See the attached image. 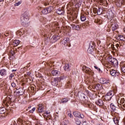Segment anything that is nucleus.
Wrapping results in <instances>:
<instances>
[{
	"instance_id": "f257e3e1",
	"label": "nucleus",
	"mask_w": 125,
	"mask_h": 125,
	"mask_svg": "<svg viewBox=\"0 0 125 125\" xmlns=\"http://www.w3.org/2000/svg\"><path fill=\"white\" fill-rule=\"evenodd\" d=\"M21 24L26 26L29 23V12L26 11L21 18Z\"/></svg>"
},
{
	"instance_id": "f03ea898",
	"label": "nucleus",
	"mask_w": 125,
	"mask_h": 125,
	"mask_svg": "<svg viewBox=\"0 0 125 125\" xmlns=\"http://www.w3.org/2000/svg\"><path fill=\"white\" fill-rule=\"evenodd\" d=\"M83 72H84V73L88 74V75H91V76H93V75H94V73L93 72L92 70H91V69H90L88 67L84 66L83 68Z\"/></svg>"
},
{
	"instance_id": "7ed1b4c3",
	"label": "nucleus",
	"mask_w": 125,
	"mask_h": 125,
	"mask_svg": "<svg viewBox=\"0 0 125 125\" xmlns=\"http://www.w3.org/2000/svg\"><path fill=\"white\" fill-rule=\"evenodd\" d=\"M109 62H110L113 65V66H118L119 63H118V60H116V59L114 58H111L110 59H109Z\"/></svg>"
},
{
	"instance_id": "20e7f679",
	"label": "nucleus",
	"mask_w": 125,
	"mask_h": 125,
	"mask_svg": "<svg viewBox=\"0 0 125 125\" xmlns=\"http://www.w3.org/2000/svg\"><path fill=\"white\" fill-rule=\"evenodd\" d=\"M112 97H113V93H112V92H109L105 95L104 99L109 101L111 100V98H112Z\"/></svg>"
},
{
	"instance_id": "39448f33",
	"label": "nucleus",
	"mask_w": 125,
	"mask_h": 125,
	"mask_svg": "<svg viewBox=\"0 0 125 125\" xmlns=\"http://www.w3.org/2000/svg\"><path fill=\"white\" fill-rule=\"evenodd\" d=\"M18 124H19L20 125H29V121H25L19 118L18 119Z\"/></svg>"
},
{
	"instance_id": "423d86ee",
	"label": "nucleus",
	"mask_w": 125,
	"mask_h": 125,
	"mask_svg": "<svg viewBox=\"0 0 125 125\" xmlns=\"http://www.w3.org/2000/svg\"><path fill=\"white\" fill-rule=\"evenodd\" d=\"M103 12V9L102 8H98V9H96L94 10V13L96 14L97 13L98 15H101L102 13Z\"/></svg>"
},
{
	"instance_id": "0eeeda50",
	"label": "nucleus",
	"mask_w": 125,
	"mask_h": 125,
	"mask_svg": "<svg viewBox=\"0 0 125 125\" xmlns=\"http://www.w3.org/2000/svg\"><path fill=\"white\" fill-rule=\"evenodd\" d=\"M110 74L113 77H117L120 75V72H118L117 70H112L110 71Z\"/></svg>"
},
{
	"instance_id": "6e6552de",
	"label": "nucleus",
	"mask_w": 125,
	"mask_h": 125,
	"mask_svg": "<svg viewBox=\"0 0 125 125\" xmlns=\"http://www.w3.org/2000/svg\"><path fill=\"white\" fill-rule=\"evenodd\" d=\"M111 25L112 31H115L118 29V25L117 23L113 22Z\"/></svg>"
},
{
	"instance_id": "1a4fd4ad",
	"label": "nucleus",
	"mask_w": 125,
	"mask_h": 125,
	"mask_svg": "<svg viewBox=\"0 0 125 125\" xmlns=\"http://www.w3.org/2000/svg\"><path fill=\"white\" fill-rule=\"evenodd\" d=\"M101 85L98 83L94 84L93 85V88H94V89H97V90H99V89H101Z\"/></svg>"
},
{
	"instance_id": "9d476101",
	"label": "nucleus",
	"mask_w": 125,
	"mask_h": 125,
	"mask_svg": "<svg viewBox=\"0 0 125 125\" xmlns=\"http://www.w3.org/2000/svg\"><path fill=\"white\" fill-rule=\"evenodd\" d=\"M10 110H0V114H2L3 117L6 116L7 114H8V112Z\"/></svg>"
},
{
	"instance_id": "9b49d317",
	"label": "nucleus",
	"mask_w": 125,
	"mask_h": 125,
	"mask_svg": "<svg viewBox=\"0 0 125 125\" xmlns=\"http://www.w3.org/2000/svg\"><path fill=\"white\" fill-rule=\"evenodd\" d=\"M96 104L99 106H103L104 103L103 102V100L99 99L96 102Z\"/></svg>"
},
{
	"instance_id": "f8f14e48",
	"label": "nucleus",
	"mask_w": 125,
	"mask_h": 125,
	"mask_svg": "<svg viewBox=\"0 0 125 125\" xmlns=\"http://www.w3.org/2000/svg\"><path fill=\"white\" fill-rule=\"evenodd\" d=\"M7 74V71L6 69H2L0 70V75L1 76H6Z\"/></svg>"
},
{
	"instance_id": "ddd939ff",
	"label": "nucleus",
	"mask_w": 125,
	"mask_h": 125,
	"mask_svg": "<svg viewBox=\"0 0 125 125\" xmlns=\"http://www.w3.org/2000/svg\"><path fill=\"white\" fill-rule=\"evenodd\" d=\"M52 40H53V42H57L58 40H60V36L58 35L54 36L52 38Z\"/></svg>"
},
{
	"instance_id": "4468645a",
	"label": "nucleus",
	"mask_w": 125,
	"mask_h": 125,
	"mask_svg": "<svg viewBox=\"0 0 125 125\" xmlns=\"http://www.w3.org/2000/svg\"><path fill=\"white\" fill-rule=\"evenodd\" d=\"M101 82L103 84H108L110 83L109 80H107L105 79H102Z\"/></svg>"
},
{
	"instance_id": "2eb2a0df",
	"label": "nucleus",
	"mask_w": 125,
	"mask_h": 125,
	"mask_svg": "<svg viewBox=\"0 0 125 125\" xmlns=\"http://www.w3.org/2000/svg\"><path fill=\"white\" fill-rule=\"evenodd\" d=\"M52 74L53 76H59L61 74V72L57 70H53L52 71Z\"/></svg>"
},
{
	"instance_id": "dca6fc26",
	"label": "nucleus",
	"mask_w": 125,
	"mask_h": 125,
	"mask_svg": "<svg viewBox=\"0 0 125 125\" xmlns=\"http://www.w3.org/2000/svg\"><path fill=\"white\" fill-rule=\"evenodd\" d=\"M107 17L109 19H112L114 17V14L112 12L107 13Z\"/></svg>"
},
{
	"instance_id": "f3484780",
	"label": "nucleus",
	"mask_w": 125,
	"mask_h": 125,
	"mask_svg": "<svg viewBox=\"0 0 125 125\" xmlns=\"http://www.w3.org/2000/svg\"><path fill=\"white\" fill-rule=\"evenodd\" d=\"M48 13H51L53 11V6H50L46 8Z\"/></svg>"
},
{
	"instance_id": "a211bd4d",
	"label": "nucleus",
	"mask_w": 125,
	"mask_h": 125,
	"mask_svg": "<svg viewBox=\"0 0 125 125\" xmlns=\"http://www.w3.org/2000/svg\"><path fill=\"white\" fill-rule=\"evenodd\" d=\"M57 13L59 14V15H63L64 14V11L61 9H59L57 10Z\"/></svg>"
},
{
	"instance_id": "6ab92c4d",
	"label": "nucleus",
	"mask_w": 125,
	"mask_h": 125,
	"mask_svg": "<svg viewBox=\"0 0 125 125\" xmlns=\"http://www.w3.org/2000/svg\"><path fill=\"white\" fill-rule=\"evenodd\" d=\"M52 85H54V86H55V85H57V84H58V81L56 80V79H54L52 81Z\"/></svg>"
},
{
	"instance_id": "aec40b11",
	"label": "nucleus",
	"mask_w": 125,
	"mask_h": 125,
	"mask_svg": "<svg viewBox=\"0 0 125 125\" xmlns=\"http://www.w3.org/2000/svg\"><path fill=\"white\" fill-rule=\"evenodd\" d=\"M17 93L20 95H23L24 94V90L22 88H19L17 91Z\"/></svg>"
},
{
	"instance_id": "412c9836",
	"label": "nucleus",
	"mask_w": 125,
	"mask_h": 125,
	"mask_svg": "<svg viewBox=\"0 0 125 125\" xmlns=\"http://www.w3.org/2000/svg\"><path fill=\"white\" fill-rule=\"evenodd\" d=\"M110 107L111 109L112 110H117V109H119V108L118 107L116 106V105H115L113 103H111L110 104Z\"/></svg>"
},
{
	"instance_id": "4be33fe9",
	"label": "nucleus",
	"mask_w": 125,
	"mask_h": 125,
	"mask_svg": "<svg viewBox=\"0 0 125 125\" xmlns=\"http://www.w3.org/2000/svg\"><path fill=\"white\" fill-rule=\"evenodd\" d=\"M74 117H76L77 118H80V112L78 111H74L73 113Z\"/></svg>"
},
{
	"instance_id": "5701e85b",
	"label": "nucleus",
	"mask_w": 125,
	"mask_h": 125,
	"mask_svg": "<svg viewBox=\"0 0 125 125\" xmlns=\"http://www.w3.org/2000/svg\"><path fill=\"white\" fill-rule=\"evenodd\" d=\"M113 120L115 125L119 124V119L118 118V117H115L113 118Z\"/></svg>"
},
{
	"instance_id": "b1692460",
	"label": "nucleus",
	"mask_w": 125,
	"mask_h": 125,
	"mask_svg": "<svg viewBox=\"0 0 125 125\" xmlns=\"http://www.w3.org/2000/svg\"><path fill=\"white\" fill-rule=\"evenodd\" d=\"M65 71H69L70 70V67H69V64H66L63 67Z\"/></svg>"
},
{
	"instance_id": "393cba45",
	"label": "nucleus",
	"mask_w": 125,
	"mask_h": 125,
	"mask_svg": "<svg viewBox=\"0 0 125 125\" xmlns=\"http://www.w3.org/2000/svg\"><path fill=\"white\" fill-rule=\"evenodd\" d=\"M20 43V41L19 40H15L14 41V45L17 46Z\"/></svg>"
},
{
	"instance_id": "a878e982",
	"label": "nucleus",
	"mask_w": 125,
	"mask_h": 125,
	"mask_svg": "<svg viewBox=\"0 0 125 125\" xmlns=\"http://www.w3.org/2000/svg\"><path fill=\"white\" fill-rule=\"evenodd\" d=\"M93 50H94V49H93V48H92L91 47L89 46V48L87 49V52L89 53H91V52H93Z\"/></svg>"
},
{
	"instance_id": "bb28decb",
	"label": "nucleus",
	"mask_w": 125,
	"mask_h": 125,
	"mask_svg": "<svg viewBox=\"0 0 125 125\" xmlns=\"http://www.w3.org/2000/svg\"><path fill=\"white\" fill-rule=\"evenodd\" d=\"M42 12L43 14H48L47 9L44 8L42 10Z\"/></svg>"
},
{
	"instance_id": "cd10ccee",
	"label": "nucleus",
	"mask_w": 125,
	"mask_h": 125,
	"mask_svg": "<svg viewBox=\"0 0 125 125\" xmlns=\"http://www.w3.org/2000/svg\"><path fill=\"white\" fill-rule=\"evenodd\" d=\"M89 47L94 49V47H95V43L93 42H91L90 43Z\"/></svg>"
},
{
	"instance_id": "c85d7f7f",
	"label": "nucleus",
	"mask_w": 125,
	"mask_h": 125,
	"mask_svg": "<svg viewBox=\"0 0 125 125\" xmlns=\"http://www.w3.org/2000/svg\"><path fill=\"white\" fill-rule=\"evenodd\" d=\"M66 78H68L67 76L64 75L63 76L60 77L59 79V81H62V80H65Z\"/></svg>"
},
{
	"instance_id": "c756f323",
	"label": "nucleus",
	"mask_w": 125,
	"mask_h": 125,
	"mask_svg": "<svg viewBox=\"0 0 125 125\" xmlns=\"http://www.w3.org/2000/svg\"><path fill=\"white\" fill-rule=\"evenodd\" d=\"M81 21L83 22L85 21V20H86V17H85V16H81Z\"/></svg>"
},
{
	"instance_id": "7c9ffc66",
	"label": "nucleus",
	"mask_w": 125,
	"mask_h": 125,
	"mask_svg": "<svg viewBox=\"0 0 125 125\" xmlns=\"http://www.w3.org/2000/svg\"><path fill=\"white\" fill-rule=\"evenodd\" d=\"M118 38L120 41H125V37H124V36L123 35H119L118 36Z\"/></svg>"
},
{
	"instance_id": "2f4dec72",
	"label": "nucleus",
	"mask_w": 125,
	"mask_h": 125,
	"mask_svg": "<svg viewBox=\"0 0 125 125\" xmlns=\"http://www.w3.org/2000/svg\"><path fill=\"white\" fill-rule=\"evenodd\" d=\"M67 101H68V99H63L61 101V103H67Z\"/></svg>"
},
{
	"instance_id": "473e14b6",
	"label": "nucleus",
	"mask_w": 125,
	"mask_h": 125,
	"mask_svg": "<svg viewBox=\"0 0 125 125\" xmlns=\"http://www.w3.org/2000/svg\"><path fill=\"white\" fill-rule=\"evenodd\" d=\"M43 109V105L42 104L39 105L38 110H42Z\"/></svg>"
},
{
	"instance_id": "72a5a7b5",
	"label": "nucleus",
	"mask_w": 125,
	"mask_h": 125,
	"mask_svg": "<svg viewBox=\"0 0 125 125\" xmlns=\"http://www.w3.org/2000/svg\"><path fill=\"white\" fill-rule=\"evenodd\" d=\"M76 125H80L81 124V121L79 119H76Z\"/></svg>"
},
{
	"instance_id": "f704fd0d",
	"label": "nucleus",
	"mask_w": 125,
	"mask_h": 125,
	"mask_svg": "<svg viewBox=\"0 0 125 125\" xmlns=\"http://www.w3.org/2000/svg\"><path fill=\"white\" fill-rule=\"evenodd\" d=\"M14 77V74H11L9 76V79L12 80V78Z\"/></svg>"
},
{
	"instance_id": "c9c22d12",
	"label": "nucleus",
	"mask_w": 125,
	"mask_h": 125,
	"mask_svg": "<svg viewBox=\"0 0 125 125\" xmlns=\"http://www.w3.org/2000/svg\"><path fill=\"white\" fill-rule=\"evenodd\" d=\"M69 39L68 38H66L65 39L64 42L65 43H66V42H69Z\"/></svg>"
},
{
	"instance_id": "e433bc0d",
	"label": "nucleus",
	"mask_w": 125,
	"mask_h": 125,
	"mask_svg": "<svg viewBox=\"0 0 125 125\" xmlns=\"http://www.w3.org/2000/svg\"><path fill=\"white\" fill-rule=\"evenodd\" d=\"M115 46H116V48H117V50H118V49H119V48H121V46H120V44H119V43H117V44L115 45Z\"/></svg>"
},
{
	"instance_id": "4c0bfd02",
	"label": "nucleus",
	"mask_w": 125,
	"mask_h": 125,
	"mask_svg": "<svg viewBox=\"0 0 125 125\" xmlns=\"http://www.w3.org/2000/svg\"><path fill=\"white\" fill-rule=\"evenodd\" d=\"M75 29H76V30H77V31H80V25H76V26H75Z\"/></svg>"
},
{
	"instance_id": "58836bf2",
	"label": "nucleus",
	"mask_w": 125,
	"mask_h": 125,
	"mask_svg": "<svg viewBox=\"0 0 125 125\" xmlns=\"http://www.w3.org/2000/svg\"><path fill=\"white\" fill-rule=\"evenodd\" d=\"M105 0H98V1H99L100 3H104Z\"/></svg>"
},
{
	"instance_id": "ea45409f",
	"label": "nucleus",
	"mask_w": 125,
	"mask_h": 125,
	"mask_svg": "<svg viewBox=\"0 0 125 125\" xmlns=\"http://www.w3.org/2000/svg\"><path fill=\"white\" fill-rule=\"evenodd\" d=\"M79 117H80V118L81 119H83V118H84V115L83 114H80Z\"/></svg>"
},
{
	"instance_id": "a19ab883",
	"label": "nucleus",
	"mask_w": 125,
	"mask_h": 125,
	"mask_svg": "<svg viewBox=\"0 0 125 125\" xmlns=\"http://www.w3.org/2000/svg\"><path fill=\"white\" fill-rule=\"evenodd\" d=\"M11 85H12V87H15L16 86V84L14 83H11Z\"/></svg>"
},
{
	"instance_id": "79ce46f5",
	"label": "nucleus",
	"mask_w": 125,
	"mask_h": 125,
	"mask_svg": "<svg viewBox=\"0 0 125 125\" xmlns=\"http://www.w3.org/2000/svg\"><path fill=\"white\" fill-rule=\"evenodd\" d=\"M112 48H113V50H118V49H116V48L115 47V45H112L111 46Z\"/></svg>"
},
{
	"instance_id": "37998d69",
	"label": "nucleus",
	"mask_w": 125,
	"mask_h": 125,
	"mask_svg": "<svg viewBox=\"0 0 125 125\" xmlns=\"http://www.w3.org/2000/svg\"><path fill=\"white\" fill-rule=\"evenodd\" d=\"M94 68H95V69H96L98 71H99V72H100V68H98L96 66H94Z\"/></svg>"
},
{
	"instance_id": "c03bdc74",
	"label": "nucleus",
	"mask_w": 125,
	"mask_h": 125,
	"mask_svg": "<svg viewBox=\"0 0 125 125\" xmlns=\"http://www.w3.org/2000/svg\"><path fill=\"white\" fill-rule=\"evenodd\" d=\"M20 2H17L15 4V6H18V5H20Z\"/></svg>"
},
{
	"instance_id": "a18cd8bd",
	"label": "nucleus",
	"mask_w": 125,
	"mask_h": 125,
	"mask_svg": "<svg viewBox=\"0 0 125 125\" xmlns=\"http://www.w3.org/2000/svg\"><path fill=\"white\" fill-rule=\"evenodd\" d=\"M121 103H125V99H122L121 101Z\"/></svg>"
},
{
	"instance_id": "49530a36",
	"label": "nucleus",
	"mask_w": 125,
	"mask_h": 125,
	"mask_svg": "<svg viewBox=\"0 0 125 125\" xmlns=\"http://www.w3.org/2000/svg\"><path fill=\"white\" fill-rule=\"evenodd\" d=\"M119 46H121V48H122V47L124 46V45H122V43H121V42H119Z\"/></svg>"
},
{
	"instance_id": "de8ad7c7",
	"label": "nucleus",
	"mask_w": 125,
	"mask_h": 125,
	"mask_svg": "<svg viewBox=\"0 0 125 125\" xmlns=\"http://www.w3.org/2000/svg\"><path fill=\"white\" fill-rule=\"evenodd\" d=\"M50 112H48L47 111H44V114H45L46 115H48V114H50Z\"/></svg>"
},
{
	"instance_id": "09e8293b",
	"label": "nucleus",
	"mask_w": 125,
	"mask_h": 125,
	"mask_svg": "<svg viewBox=\"0 0 125 125\" xmlns=\"http://www.w3.org/2000/svg\"><path fill=\"white\" fill-rule=\"evenodd\" d=\"M38 112H39V113H42V112H43V110H38Z\"/></svg>"
},
{
	"instance_id": "8fccbe9b",
	"label": "nucleus",
	"mask_w": 125,
	"mask_h": 125,
	"mask_svg": "<svg viewBox=\"0 0 125 125\" xmlns=\"http://www.w3.org/2000/svg\"><path fill=\"white\" fill-rule=\"evenodd\" d=\"M34 111H35L34 110H30V111H29V112H30V113H34Z\"/></svg>"
},
{
	"instance_id": "3c124183",
	"label": "nucleus",
	"mask_w": 125,
	"mask_h": 125,
	"mask_svg": "<svg viewBox=\"0 0 125 125\" xmlns=\"http://www.w3.org/2000/svg\"><path fill=\"white\" fill-rule=\"evenodd\" d=\"M48 3H44V5H45V6H46V5H48Z\"/></svg>"
},
{
	"instance_id": "603ef678",
	"label": "nucleus",
	"mask_w": 125,
	"mask_h": 125,
	"mask_svg": "<svg viewBox=\"0 0 125 125\" xmlns=\"http://www.w3.org/2000/svg\"><path fill=\"white\" fill-rule=\"evenodd\" d=\"M4 35L6 36V37H7V36H8V33H6L4 34Z\"/></svg>"
},
{
	"instance_id": "864d4df0",
	"label": "nucleus",
	"mask_w": 125,
	"mask_h": 125,
	"mask_svg": "<svg viewBox=\"0 0 125 125\" xmlns=\"http://www.w3.org/2000/svg\"><path fill=\"white\" fill-rule=\"evenodd\" d=\"M2 1H4V0H0V2H1Z\"/></svg>"
},
{
	"instance_id": "5fc2aeb1",
	"label": "nucleus",
	"mask_w": 125,
	"mask_h": 125,
	"mask_svg": "<svg viewBox=\"0 0 125 125\" xmlns=\"http://www.w3.org/2000/svg\"><path fill=\"white\" fill-rule=\"evenodd\" d=\"M32 110H36V107H33Z\"/></svg>"
},
{
	"instance_id": "6e6d98bb",
	"label": "nucleus",
	"mask_w": 125,
	"mask_h": 125,
	"mask_svg": "<svg viewBox=\"0 0 125 125\" xmlns=\"http://www.w3.org/2000/svg\"><path fill=\"white\" fill-rule=\"evenodd\" d=\"M124 125H125V118L124 119Z\"/></svg>"
},
{
	"instance_id": "4d7b16f0",
	"label": "nucleus",
	"mask_w": 125,
	"mask_h": 125,
	"mask_svg": "<svg viewBox=\"0 0 125 125\" xmlns=\"http://www.w3.org/2000/svg\"><path fill=\"white\" fill-rule=\"evenodd\" d=\"M123 31H124V32H125V27L123 29Z\"/></svg>"
},
{
	"instance_id": "13d9d810",
	"label": "nucleus",
	"mask_w": 125,
	"mask_h": 125,
	"mask_svg": "<svg viewBox=\"0 0 125 125\" xmlns=\"http://www.w3.org/2000/svg\"><path fill=\"white\" fill-rule=\"evenodd\" d=\"M70 117L72 118V114H70Z\"/></svg>"
},
{
	"instance_id": "bf43d9fd",
	"label": "nucleus",
	"mask_w": 125,
	"mask_h": 125,
	"mask_svg": "<svg viewBox=\"0 0 125 125\" xmlns=\"http://www.w3.org/2000/svg\"><path fill=\"white\" fill-rule=\"evenodd\" d=\"M11 56H13L14 54H13V53H12V54H11Z\"/></svg>"
},
{
	"instance_id": "052dcab7",
	"label": "nucleus",
	"mask_w": 125,
	"mask_h": 125,
	"mask_svg": "<svg viewBox=\"0 0 125 125\" xmlns=\"http://www.w3.org/2000/svg\"><path fill=\"white\" fill-rule=\"evenodd\" d=\"M32 107V106H30L29 107H28V109H30V108H31Z\"/></svg>"
},
{
	"instance_id": "680f3d73",
	"label": "nucleus",
	"mask_w": 125,
	"mask_h": 125,
	"mask_svg": "<svg viewBox=\"0 0 125 125\" xmlns=\"http://www.w3.org/2000/svg\"><path fill=\"white\" fill-rule=\"evenodd\" d=\"M14 71H16V70H12V72H14Z\"/></svg>"
},
{
	"instance_id": "e2e57ef3",
	"label": "nucleus",
	"mask_w": 125,
	"mask_h": 125,
	"mask_svg": "<svg viewBox=\"0 0 125 125\" xmlns=\"http://www.w3.org/2000/svg\"><path fill=\"white\" fill-rule=\"evenodd\" d=\"M19 33H21V34H22V32L21 31H19Z\"/></svg>"
},
{
	"instance_id": "0e129e2a",
	"label": "nucleus",
	"mask_w": 125,
	"mask_h": 125,
	"mask_svg": "<svg viewBox=\"0 0 125 125\" xmlns=\"http://www.w3.org/2000/svg\"><path fill=\"white\" fill-rule=\"evenodd\" d=\"M1 109H2V108H1V107H0V110Z\"/></svg>"
},
{
	"instance_id": "69168bd1",
	"label": "nucleus",
	"mask_w": 125,
	"mask_h": 125,
	"mask_svg": "<svg viewBox=\"0 0 125 125\" xmlns=\"http://www.w3.org/2000/svg\"><path fill=\"white\" fill-rule=\"evenodd\" d=\"M94 1L97 0H93Z\"/></svg>"
}]
</instances>
